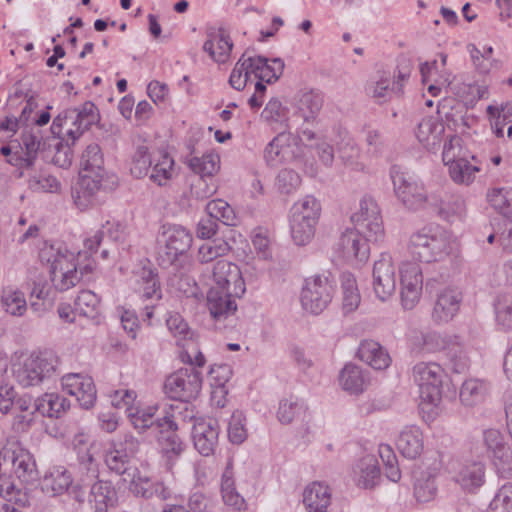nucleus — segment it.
I'll use <instances>...</instances> for the list:
<instances>
[{
	"instance_id": "f257e3e1",
	"label": "nucleus",
	"mask_w": 512,
	"mask_h": 512,
	"mask_svg": "<svg viewBox=\"0 0 512 512\" xmlns=\"http://www.w3.org/2000/svg\"><path fill=\"white\" fill-rule=\"evenodd\" d=\"M39 259L49 267L51 281L59 291L76 286L93 269L91 263L79 267L75 262L74 252L61 242H45L39 250Z\"/></svg>"
},
{
	"instance_id": "f03ea898",
	"label": "nucleus",
	"mask_w": 512,
	"mask_h": 512,
	"mask_svg": "<svg viewBox=\"0 0 512 512\" xmlns=\"http://www.w3.org/2000/svg\"><path fill=\"white\" fill-rule=\"evenodd\" d=\"M411 255L421 262L443 261L458 252L456 237L444 227L428 225L414 232L408 245Z\"/></svg>"
},
{
	"instance_id": "7ed1b4c3",
	"label": "nucleus",
	"mask_w": 512,
	"mask_h": 512,
	"mask_svg": "<svg viewBox=\"0 0 512 512\" xmlns=\"http://www.w3.org/2000/svg\"><path fill=\"white\" fill-rule=\"evenodd\" d=\"M412 376L419 387L422 410L433 411L442 400L444 370L436 362H419L413 367Z\"/></svg>"
},
{
	"instance_id": "20e7f679",
	"label": "nucleus",
	"mask_w": 512,
	"mask_h": 512,
	"mask_svg": "<svg viewBox=\"0 0 512 512\" xmlns=\"http://www.w3.org/2000/svg\"><path fill=\"white\" fill-rule=\"evenodd\" d=\"M140 449V441L131 434L114 440L105 453V464L108 469L124 477L128 481L138 470L133 459Z\"/></svg>"
},
{
	"instance_id": "39448f33",
	"label": "nucleus",
	"mask_w": 512,
	"mask_h": 512,
	"mask_svg": "<svg viewBox=\"0 0 512 512\" xmlns=\"http://www.w3.org/2000/svg\"><path fill=\"white\" fill-rule=\"evenodd\" d=\"M397 199L409 210L428 208L435 195H427L422 183L409 173L393 166L390 171Z\"/></svg>"
},
{
	"instance_id": "423d86ee",
	"label": "nucleus",
	"mask_w": 512,
	"mask_h": 512,
	"mask_svg": "<svg viewBox=\"0 0 512 512\" xmlns=\"http://www.w3.org/2000/svg\"><path fill=\"white\" fill-rule=\"evenodd\" d=\"M58 358L52 351L31 355L14 368L16 381L23 387L35 386L56 369Z\"/></svg>"
},
{
	"instance_id": "0eeeda50",
	"label": "nucleus",
	"mask_w": 512,
	"mask_h": 512,
	"mask_svg": "<svg viewBox=\"0 0 512 512\" xmlns=\"http://www.w3.org/2000/svg\"><path fill=\"white\" fill-rule=\"evenodd\" d=\"M4 464L10 465L15 477L23 484L38 480L39 472L33 455L22 444L10 439L2 448Z\"/></svg>"
},
{
	"instance_id": "6e6552de",
	"label": "nucleus",
	"mask_w": 512,
	"mask_h": 512,
	"mask_svg": "<svg viewBox=\"0 0 512 512\" xmlns=\"http://www.w3.org/2000/svg\"><path fill=\"white\" fill-rule=\"evenodd\" d=\"M335 292V283L326 275L307 278L301 291V305L311 314H320L327 308Z\"/></svg>"
},
{
	"instance_id": "1a4fd4ad",
	"label": "nucleus",
	"mask_w": 512,
	"mask_h": 512,
	"mask_svg": "<svg viewBox=\"0 0 512 512\" xmlns=\"http://www.w3.org/2000/svg\"><path fill=\"white\" fill-rule=\"evenodd\" d=\"M202 387V374L195 367L177 370L164 383L166 395L174 400L189 402L195 399Z\"/></svg>"
},
{
	"instance_id": "9d476101",
	"label": "nucleus",
	"mask_w": 512,
	"mask_h": 512,
	"mask_svg": "<svg viewBox=\"0 0 512 512\" xmlns=\"http://www.w3.org/2000/svg\"><path fill=\"white\" fill-rule=\"evenodd\" d=\"M351 222L363 236L371 242L382 241L385 235L383 220L377 202L370 196H364L359 210L352 214Z\"/></svg>"
},
{
	"instance_id": "9b49d317",
	"label": "nucleus",
	"mask_w": 512,
	"mask_h": 512,
	"mask_svg": "<svg viewBox=\"0 0 512 512\" xmlns=\"http://www.w3.org/2000/svg\"><path fill=\"white\" fill-rule=\"evenodd\" d=\"M80 166L84 171L82 185L92 193L101 186L105 175L104 155L97 143L87 145L80 159Z\"/></svg>"
},
{
	"instance_id": "f8f14e48",
	"label": "nucleus",
	"mask_w": 512,
	"mask_h": 512,
	"mask_svg": "<svg viewBox=\"0 0 512 512\" xmlns=\"http://www.w3.org/2000/svg\"><path fill=\"white\" fill-rule=\"evenodd\" d=\"M373 290L381 301L388 300L396 290V268L389 254H381L374 263Z\"/></svg>"
},
{
	"instance_id": "ddd939ff",
	"label": "nucleus",
	"mask_w": 512,
	"mask_h": 512,
	"mask_svg": "<svg viewBox=\"0 0 512 512\" xmlns=\"http://www.w3.org/2000/svg\"><path fill=\"white\" fill-rule=\"evenodd\" d=\"M400 277L401 303L404 309L411 310L422 294V270L416 263H405L400 269Z\"/></svg>"
},
{
	"instance_id": "4468645a",
	"label": "nucleus",
	"mask_w": 512,
	"mask_h": 512,
	"mask_svg": "<svg viewBox=\"0 0 512 512\" xmlns=\"http://www.w3.org/2000/svg\"><path fill=\"white\" fill-rule=\"evenodd\" d=\"M456 342V335H441L435 331L413 330L409 336L410 349L415 355L444 351Z\"/></svg>"
},
{
	"instance_id": "2eb2a0df",
	"label": "nucleus",
	"mask_w": 512,
	"mask_h": 512,
	"mask_svg": "<svg viewBox=\"0 0 512 512\" xmlns=\"http://www.w3.org/2000/svg\"><path fill=\"white\" fill-rule=\"evenodd\" d=\"M63 390L76 398L80 406L89 409L96 401V387L90 376L70 373L61 379Z\"/></svg>"
},
{
	"instance_id": "dca6fc26",
	"label": "nucleus",
	"mask_w": 512,
	"mask_h": 512,
	"mask_svg": "<svg viewBox=\"0 0 512 512\" xmlns=\"http://www.w3.org/2000/svg\"><path fill=\"white\" fill-rule=\"evenodd\" d=\"M138 292L143 303V320H150L154 308L162 298V291L157 273L150 268H143L138 280Z\"/></svg>"
},
{
	"instance_id": "f3484780",
	"label": "nucleus",
	"mask_w": 512,
	"mask_h": 512,
	"mask_svg": "<svg viewBox=\"0 0 512 512\" xmlns=\"http://www.w3.org/2000/svg\"><path fill=\"white\" fill-rule=\"evenodd\" d=\"M165 234L166 244L159 255L163 264H174L179 256L189 250L193 238L187 229L176 225L169 227Z\"/></svg>"
},
{
	"instance_id": "a211bd4d",
	"label": "nucleus",
	"mask_w": 512,
	"mask_h": 512,
	"mask_svg": "<svg viewBox=\"0 0 512 512\" xmlns=\"http://www.w3.org/2000/svg\"><path fill=\"white\" fill-rule=\"evenodd\" d=\"M214 287L230 289L232 294L241 297L246 286L240 268L227 260H218L213 267Z\"/></svg>"
},
{
	"instance_id": "6ab92c4d",
	"label": "nucleus",
	"mask_w": 512,
	"mask_h": 512,
	"mask_svg": "<svg viewBox=\"0 0 512 512\" xmlns=\"http://www.w3.org/2000/svg\"><path fill=\"white\" fill-rule=\"evenodd\" d=\"M219 425L215 419H197L193 425L192 439L195 449L203 456H210L218 445Z\"/></svg>"
},
{
	"instance_id": "aec40b11",
	"label": "nucleus",
	"mask_w": 512,
	"mask_h": 512,
	"mask_svg": "<svg viewBox=\"0 0 512 512\" xmlns=\"http://www.w3.org/2000/svg\"><path fill=\"white\" fill-rule=\"evenodd\" d=\"M128 481L130 491L136 497L166 501L172 496L171 489L164 482L141 474L138 470Z\"/></svg>"
},
{
	"instance_id": "412c9836",
	"label": "nucleus",
	"mask_w": 512,
	"mask_h": 512,
	"mask_svg": "<svg viewBox=\"0 0 512 512\" xmlns=\"http://www.w3.org/2000/svg\"><path fill=\"white\" fill-rule=\"evenodd\" d=\"M70 118V123L75 128H69L67 131V146L69 140L71 144L82 135V133L89 129L99 119V112L94 103L87 101L80 108H73L65 110V116Z\"/></svg>"
},
{
	"instance_id": "4be33fe9",
	"label": "nucleus",
	"mask_w": 512,
	"mask_h": 512,
	"mask_svg": "<svg viewBox=\"0 0 512 512\" xmlns=\"http://www.w3.org/2000/svg\"><path fill=\"white\" fill-rule=\"evenodd\" d=\"M445 132V125L439 116L424 117L415 129V136L421 146L429 152L440 148Z\"/></svg>"
},
{
	"instance_id": "5701e85b",
	"label": "nucleus",
	"mask_w": 512,
	"mask_h": 512,
	"mask_svg": "<svg viewBox=\"0 0 512 512\" xmlns=\"http://www.w3.org/2000/svg\"><path fill=\"white\" fill-rule=\"evenodd\" d=\"M462 293L456 288H445L435 301L432 318L436 323H447L452 320L460 309Z\"/></svg>"
},
{
	"instance_id": "b1692460",
	"label": "nucleus",
	"mask_w": 512,
	"mask_h": 512,
	"mask_svg": "<svg viewBox=\"0 0 512 512\" xmlns=\"http://www.w3.org/2000/svg\"><path fill=\"white\" fill-rule=\"evenodd\" d=\"M368 241L363 236V232L354 227L342 233L338 242V248L347 260L365 261L369 256Z\"/></svg>"
},
{
	"instance_id": "393cba45",
	"label": "nucleus",
	"mask_w": 512,
	"mask_h": 512,
	"mask_svg": "<svg viewBox=\"0 0 512 512\" xmlns=\"http://www.w3.org/2000/svg\"><path fill=\"white\" fill-rule=\"evenodd\" d=\"M203 50L218 63H225L231 53L233 43L224 28L209 27L206 31Z\"/></svg>"
},
{
	"instance_id": "a878e982",
	"label": "nucleus",
	"mask_w": 512,
	"mask_h": 512,
	"mask_svg": "<svg viewBox=\"0 0 512 512\" xmlns=\"http://www.w3.org/2000/svg\"><path fill=\"white\" fill-rule=\"evenodd\" d=\"M235 298L230 289L212 287L207 295V306L211 316L216 320L227 318L237 309Z\"/></svg>"
},
{
	"instance_id": "bb28decb",
	"label": "nucleus",
	"mask_w": 512,
	"mask_h": 512,
	"mask_svg": "<svg viewBox=\"0 0 512 512\" xmlns=\"http://www.w3.org/2000/svg\"><path fill=\"white\" fill-rule=\"evenodd\" d=\"M41 141L31 132H24L20 137L17 150L14 151L8 163L19 168H30L34 165Z\"/></svg>"
},
{
	"instance_id": "cd10ccee",
	"label": "nucleus",
	"mask_w": 512,
	"mask_h": 512,
	"mask_svg": "<svg viewBox=\"0 0 512 512\" xmlns=\"http://www.w3.org/2000/svg\"><path fill=\"white\" fill-rule=\"evenodd\" d=\"M251 74L266 83L276 81L283 72L284 62L280 58L269 60L263 56L247 57Z\"/></svg>"
},
{
	"instance_id": "c85d7f7f",
	"label": "nucleus",
	"mask_w": 512,
	"mask_h": 512,
	"mask_svg": "<svg viewBox=\"0 0 512 512\" xmlns=\"http://www.w3.org/2000/svg\"><path fill=\"white\" fill-rule=\"evenodd\" d=\"M156 407H130L126 409V416L132 426L139 432L146 430L152 434H157L158 429L164 427L163 418H155Z\"/></svg>"
},
{
	"instance_id": "c756f323",
	"label": "nucleus",
	"mask_w": 512,
	"mask_h": 512,
	"mask_svg": "<svg viewBox=\"0 0 512 512\" xmlns=\"http://www.w3.org/2000/svg\"><path fill=\"white\" fill-rule=\"evenodd\" d=\"M353 477L359 487H375L380 480V468L374 455L362 457L353 468Z\"/></svg>"
},
{
	"instance_id": "7c9ffc66",
	"label": "nucleus",
	"mask_w": 512,
	"mask_h": 512,
	"mask_svg": "<svg viewBox=\"0 0 512 512\" xmlns=\"http://www.w3.org/2000/svg\"><path fill=\"white\" fill-rule=\"evenodd\" d=\"M288 136L279 134L274 137L264 149V159L268 166L276 167L283 162L290 161L294 158V147L287 143Z\"/></svg>"
},
{
	"instance_id": "2f4dec72",
	"label": "nucleus",
	"mask_w": 512,
	"mask_h": 512,
	"mask_svg": "<svg viewBox=\"0 0 512 512\" xmlns=\"http://www.w3.org/2000/svg\"><path fill=\"white\" fill-rule=\"evenodd\" d=\"M397 449L408 459H416L423 451V435L419 427L415 425L405 427L399 434Z\"/></svg>"
},
{
	"instance_id": "473e14b6",
	"label": "nucleus",
	"mask_w": 512,
	"mask_h": 512,
	"mask_svg": "<svg viewBox=\"0 0 512 512\" xmlns=\"http://www.w3.org/2000/svg\"><path fill=\"white\" fill-rule=\"evenodd\" d=\"M303 503L307 512H327L331 503V492L327 485L314 482L303 493Z\"/></svg>"
},
{
	"instance_id": "72a5a7b5",
	"label": "nucleus",
	"mask_w": 512,
	"mask_h": 512,
	"mask_svg": "<svg viewBox=\"0 0 512 512\" xmlns=\"http://www.w3.org/2000/svg\"><path fill=\"white\" fill-rule=\"evenodd\" d=\"M323 96L317 91L302 93L299 98L295 120H302L304 123H314L323 106Z\"/></svg>"
},
{
	"instance_id": "f704fd0d",
	"label": "nucleus",
	"mask_w": 512,
	"mask_h": 512,
	"mask_svg": "<svg viewBox=\"0 0 512 512\" xmlns=\"http://www.w3.org/2000/svg\"><path fill=\"white\" fill-rule=\"evenodd\" d=\"M358 357L376 370L386 369L390 365L387 351L373 340L362 341L358 348Z\"/></svg>"
},
{
	"instance_id": "c9c22d12",
	"label": "nucleus",
	"mask_w": 512,
	"mask_h": 512,
	"mask_svg": "<svg viewBox=\"0 0 512 512\" xmlns=\"http://www.w3.org/2000/svg\"><path fill=\"white\" fill-rule=\"evenodd\" d=\"M31 408L34 409V402L28 395H24L15 399L13 387L8 385L0 386V411L2 413L12 412L16 417H20V413L27 412ZM22 420L25 416H21Z\"/></svg>"
},
{
	"instance_id": "e433bc0d",
	"label": "nucleus",
	"mask_w": 512,
	"mask_h": 512,
	"mask_svg": "<svg viewBox=\"0 0 512 512\" xmlns=\"http://www.w3.org/2000/svg\"><path fill=\"white\" fill-rule=\"evenodd\" d=\"M73 482L71 474L63 467L52 468L41 482L42 491L51 495H61Z\"/></svg>"
},
{
	"instance_id": "4c0bfd02",
	"label": "nucleus",
	"mask_w": 512,
	"mask_h": 512,
	"mask_svg": "<svg viewBox=\"0 0 512 512\" xmlns=\"http://www.w3.org/2000/svg\"><path fill=\"white\" fill-rule=\"evenodd\" d=\"M436 475V469L430 468L415 472L414 496L418 502L426 503L435 498L437 494Z\"/></svg>"
},
{
	"instance_id": "58836bf2",
	"label": "nucleus",
	"mask_w": 512,
	"mask_h": 512,
	"mask_svg": "<svg viewBox=\"0 0 512 512\" xmlns=\"http://www.w3.org/2000/svg\"><path fill=\"white\" fill-rule=\"evenodd\" d=\"M428 208H431L440 217L450 220L453 216L461 217L466 212V203L462 196L451 195L446 200L435 195V199L431 200Z\"/></svg>"
},
{
	"instance_id": "ea45409f",
	"label": "nucleus",
	"mask_w": 512,
	"mask_h": 512,
	"mask_svg": "<svg viewBox=\"0 0 512 512\" xmlns=\"http://www.w3.org/2000/svg\"><path fill=\"white\" fill-rule=\"evenodd\" d=\"M116 501V492L110 483L98 481L90 490L89 502L95 512H107Z\"/></svg>"
},
{
	"instance_id": "a19ab883",
	"label": "nucleus",
	"mask_w": 512,
	"mask_h": 512,
	"mask_svg": "<svg viewBox=\"0 0 512 512\" xmlns=\"http://www.w3.org/2000/svg\"><path fill=\"white\" fill-rule=\"evenodd\" d=\"M470 159L471 157L462 158L447 165L449 176L454 183L469 186L474 182L481 168L476 163H471Z\"/></svg>"
},
{
	"instance_id": "79ce46f5",
	"label": "nucleus",
	"mask_w": 512,
	"mask_h": 512,
	"mask_svg": "<svg viewBox=\"0 0 512 512\" xmlns=\"http://www.w3.org/2000/svg\"><path fill=\"white\" fill-rule=\"evenodd\" d=\"M487 392L488 386L484 381L471 378L463 382L459 398L464 406L474 407L484 401Z\"/></svg>"
},
{
	"instance_id": "37998d69",
	"label": "nucleus",
	"mask_w": 512,
	"mask_h": 512,
	"mask_svg": "<svg viewBox=\"0 0 512 512\" xmlns=\"http://www.w3.org/2000/svg\"><path fill=\"white\" fill-rule=\"evenodd\" d=\"M66 398L56 393H46L34 400V411L39 412L43 416L59 417L69 407Z\"/></svg>"
},
{
	"instance_id": "c03bdc74",
	"label": "nucleus",
	"mask_w": 512,
	"mask_h": 512,
	"mask_svg": "<svg viewBox=\"0 0 512 512\" xmlns=\"http://www.w3.org/2000/svg\"><path fill=\"white\" fill-rule=\"evenodd\" d=\"M485 467L481 462L464 465L456 476V481L465 490L472 491L484 483Z\"/></svg>"
},
{
	"instance_id": "a18cd8bd",
	"label": "nucleus",
	"mask_w": 512,
	"mask_h": 512,
	"mask_svg": "<svg viewBox=\"0 0 512 512\" xmlns=\"http://www.w3.org/2000/svg\"><path fill=\"white\" fill-rule=\"evenodd\" d=\"M164 427L178 429V423H187L195 418L194 409L188 402L179 401L176 404H171L164 410L163 415Z\"/></svg>"
},
{
	"instance_id": "49530a36",
	"label": "nucleus",
	"mask_w": 512,
	"mask_h": 512,
	"mask_svg": "<svg viewBox=\"0 0 512 512\" xmlns=\"http://www.w3.org/2000/svg\"><path fill=\"white\" fill-rule=\"evenodd\" d=\"M490 206L503 217L512 221V189L492 188L487 191Z\"/></svg>"
},
{
	"instance_id": "de8ad7c7",
	"label": "nucleus",
	"mask_w": 512,
	"mask_h": 512,
	"mask_svg": "<svg viewBox=\"0 0 512 512\" xmlns=\"http://www.w3.org/2000/svg\"><path fill=\"white\" fill-rule=\"evenodd\" d=\"M340 385L350 393H361L366 385V378L360 367L347 364L340 373Z\"/></svg>"
},
{
	"instance_id": "09e8293b",
	"label": "nucleus",
	"mask_w": 512,
	"mask_h": 512,
	"mask_svg": "<svg viewBox=\"0 0 512 512\" xmlns=\"http://www.w3.org/2000/svg\"><path fill=\"white\" fill-rule=\"evenodd\" d=\"M341 283L343 290V310L345 313L353 312L357 309L361 300L356 279L351 273H343Z\"/></svg>"
},
{
	"instance_id": "8fccbe9b",
	"label": "nucleus",
	"mask_w": 512,
	"mask_h": 512,
	"mask_svg": "<svg viewBox=\"0 0 512 512\" xmlns=\"http://www.w3.org/2000/svg\"><path fill=\"white\" fill-rule=\"evenodd\" d=\"M466 157H471V160L476 162V157L463 147L461 137L452 135L448 141L444 142L442 160L446 166Z\"/></svg>"
},
{
	"instance_id": "3c124183",
	"label": "nucleus",
	"mask_w": 512,
	"mask_h": 512,
	"mask_svg": "<svg viewBox=\"0 0 512 512\" xmlns=\"http://www.w3.org/2000/svg\"><path fill=\"white\" fill-rule=\"evenodd\" d=\"M230 249L229 244L223 239L208 241L198 248L197 260L202 264L209 263L227 255Z\"/></svg>"
},
{
	"instance_id": "603ef678",
	"label": "nucleus",
	"mask_w": 512,
	"mask_h": 512,
	"mask_svg": "<svg viewBox=\"0 0 512 512\" xmlns=\"http://www.w3.org/2000/svg\"><path fill=\"white\" fill-rule=\"evenodd\" d=\"M321 205L318 200L307 195L299 202L295 203L291 209V215L297 216L300 220H308L311 222H317L320 216Z\"/></svg>"
},
{
	"instance_id": "864d4df0",
	"label": "nucleus",
	"mask_w": 512,
	"mask_h": 512,
	"mask_svg": "<svg viewBox=\"0 0 512 512\" xmlns=\"http://www.w3.org/2000/svg\"><path fill=\"white\" fill-rule=\"evenodd\" d=\"M497 324L505 331L512 329V294H499L494 302Z\"/></svg>"
},
{
	"instance_id": "5fc2aeb1",
	"label": "nucleus",
	"mask_w": 512,
	"mask_h": 512,
	"mask_svg": "<svg viewBox=\"0 0 512 512\" xmlns=\"http://www.w3.org/2000/svg\"><path fill=\"white\" fill-rule=\"evenodd\" d=\"M190 169L205 178L214 175L219 170V157L216 154H205L202 157H191L188 161Z\"/></svg>"
},
{
	"instance_id": "6e6d98bb",
	"label": "nucleus",
	"mask_w": 512,
	"mask_h": 512,
	"mask_svg": "<svg viewBox=\"0 0 512 512\" xmlns=\"http://www.w3.org/2000/svg\"><path fill=\"white\" fill-rule=\"evenodd\" d=\"M306 409L304 402L297 398L284 399L279 403L277 417L282 424H290L294 419L305 414Z\"/></svg>"
},
{
	"instance_id": "4d7b16f0",
	"label": "nucleus",
	"mask_w": 512,
	"mask_h": 512,
	"mask_svg": "<svg viewBox=\"0 0 512 512\" xmlns=\"http://www.w3.org/2000/svg\"><path fill=\"white\" fill-rule=\"evenodd\" d=\"M317 222H311L306 219L300 220L297 216H292L290 219L291 236L297 245L307 244L315 232V225Z\"/></svg>"
},
{
	"instance_id": "13d9d810",
	"label": "nucleus",
	"mask_w": 512,
	"mask_h": 512,
	"mask_svg": "<svg viewBox=\"0 0 512 512\" xmlns=\"http://www.w3.org/2000/svg\"><path fill=\"white\" fill-rule=\"evenodd\" d=\"M207 215L216 220L221 221L223 224L228 226L235 225V213L232 207L221 199L210 201L206 205Z\"/></svg>"
},
{
	"instance_id": "bf43d9fd",
	"label": "nucleus",
	"mask_w": 512,
	"mask_h": 512,
	"mask_svg": "<svg viewBox=\"0 0 512 512\" xmlns=\"http://www.w3.org/2000/svg\"><path fill=\"white\" fill-rule=\"evenodd\" d=\"M176 431L177 429L174 428L161 427L156 434L158 435V441L163 452L167 455H179L184 449L183 443Z\"/></svg>"
},
{
	"instance_id": "052dcab7",
	"label": "nucleus",
	"mask_w": 512,
	"mask_h": 512,
	"mask_svg": "<svg viewBox=\"0 0 512 512\" xmlns=\"http://www.w3.org/2000/svg\"><path fill=\"white\" fill-rule=\"evenodd\" d=\"M174 160L168 154H163L151 168L150 180L159 186L166 185L172 178Z\"/></svg>"
},
{
	"instance_id": "680f3d73",
	"label": "nucleus",
	"mask_w": 512,
	"mask_h": 512,
	"mask_svg": "<svg viewBox=\"0 0 512 512\" xmlns=\"http://www.w3.org/2000/svg\"><path fill=\"white\" fill-rule=\"evenodd\" d=\"M221 493L226 505L236 510H241L244 507V498L236 491L234 480L227 473L222 476Z\"/></svg>"
},
{
	"instance_id": "e2e57ef3",
	"label": "nucleus",
	"mask_w": 512,
	"mask_h": 512,
	"mask_svg": "<svg viewBox=\"0 0 512 512\" xmlns=\"http://www.w3.org/2000/svg\"><path fill=\"white\" fill-rule=\"evenodd\" d=\"M152 161L148 154V148L144 145L138 146L134 152L130 165V172L135 178H142L148 174Z\"/></svg>"
},
{
	"instance_id": "0e129e2a",
	"label": "nucleus",
	"mask_w": 512,
	"mask_h": 512,
	"mask_svg": "<svg viewBox=\"0 0 512 512\" xmlns=\"http://www.w3.org/2000/svg\"><path fill=\"white\" fill-rule=\"evenodd\" d=\"M100 299L90 290H83L75 300V309L83 316L95 317L98 311Z\"/></svg>"
},
{
	"instance_id": "69168bd1",
	"label": "nucleus",
	"mask_w": 512,
	"mask_h": 512,
	"mask_svg": "<svg viewBox=\"0 0 512 512\" xmlns=\"http://www.w3.org/2000/svg\"><path fill=\"white\" fill-rule=\"evenodd\" d=\"M249 63L246 54L244 53L236 62L230 77L229 84L235 90L241 91L245 88L251 72L249 71Z\"/></svg>"
},
{
	"instance_id": "338daca9",
	"label": "nucleus",
	"mask_w": 512,
	"mask_h": 512,
	"mask_svg": "<svg viewBox=\"0 0 512 512\" xmlns=\"http://www.w3.org/2000/svg\"><path fill=\"white\" fill-rule=\"evenodd\" d=\"M493 463L499 477L504 479H512V450L507 445L498 449L492 454Z\"/></svg>"
},
{
	"instance_id": "774afa93",
	"label": "nucleus",
	"mask_w": 512,
	"mask_h": 512,
	"mask_svg": "<svg viewBox=\"0 0 512 512\" xmlns=\"http://www.w3.org/2000/svg\"><path fill=\"white\" fill-rule=\"evenodd\" d=\"M490 512H512V482L502 485L489 504Z\"/></svg>"
}]
</instances>
